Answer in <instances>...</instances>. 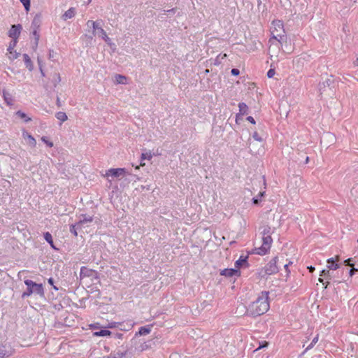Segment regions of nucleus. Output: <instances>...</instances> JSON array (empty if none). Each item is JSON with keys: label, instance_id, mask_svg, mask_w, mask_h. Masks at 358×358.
Masks as SVG:
<instances>
[{"label": "nucleus", "instance_id": "obj_1", "mask_svg": "<svg viewBox=\"0 0 358 358\" xmlns=\"http://www.w3.org/2000/svg\"><path fill=\"white\" fill-rule=\"evenodd\" d=\"M269 309L268 292H262L258 298L249 305L246 315L256 317L266 313Z\"/></svg>", "mask_w": 358, "mask_h": 358}, {"label": "nucleus", "instance_id": "obj_2", "mask_svg": "<svg viewBox=\"0 0 358 358\" xmlns=\"http://www.w3.org/2000/svg\"><path fill=\"white\" fill-rule=\"evenodd\" d=\"M24 284L27 285V290L22 294V298L29 297L35 293L40 296H44V289L42 284L36 283L31 280H25Z\"/></svg>", "mask_w": 358, "mask_h": 358}, {"label": "nucleus", "instance_id": "obj_3", "mask_svg": "<svg viewBox=\"0 0 358 358\" xmlns=\"http://www.w3.org/2000/svg\"><path fill=\"white\" fill-rule=\"evenodd\" d=\"M278 261V257H274L272 258L268 263L260 271V275L264 277L266 275H273L278 272V266H277V263Z\"/></svg>", "mask_w": 358, "mask_h": 358}, {"label": "nucleus", "instance_id": "obj_4", "mask_svg": "<svg viewBox=\"0 0 358 358\" xmlns=\"http://www.w3.org/2000/svg\"><path fill=\"white\" fill-rule=\"evenodd\" d=\"M272 242L271 236H262V245L259 248H255L253 253L259 255H266L269 251Z\"/></svg>", "mask_w": 358, "mask_h": 358}, {"label": "nucleus", "instance_id": "obj_5", "mask_svg": "<svg viewBox=\"0 0 358 358\" xmlns=\"http://www.w3.org/2000/svg\"><path fill=\"white\" fill-rule=\"evenodd\" d=\"M275 30L272 31L273 38L280 42L285 37L282 23L281 21L273 22Z\"/></svg>", "mask_w": 358, "mask_h": 358}, {"label": "nucleus", "instance_id": "obj_6", "mask_svg": "<svg viewBox=\"0 0 358 358\" xmlns=\"http://www.w3.org/2000/svg\"><path fill=\"white\" fill-rule=\"evenodd\" d=\"M61 81V77L59 73H54L51 75L50 81L46 85V90H55V88Z\"/></svg>", "mask_w": 358, "mask_h": 358}, {"label": "nucleus", "instance_id": "obj_7", "mask_svg": "<svg viewBox=\"0 0 358 358\" xmlns=\"http://www.w3.org/2000/svg\"><path fill=\"white\" fill-rule=\"evenodd\" d=\"M22 29V25L20 24L12 25L8 33V36L13 40H17Z\"/></svg>", "mask_w": 358, "mask_h": 358}, {"label": "nucleus", "instance_id": "obj_8", "mask_svg": "<svg viewBox=\"0 0 358 358\" xmlns=\"http://www.w3.org/2000/svg\"><path fill=\"white\" fill-rule=\"evenodd\" d=\"M126 173V169L123 168H117V169H110L106 173V176L108 178L111 176L113 178H118L120 176H123Z\"/></svg>", "mask_w": 358, "mask_h": 358}, {"label": "nucleus", "instance_id": "obj_9", "mask_svg": "<svg viewBox=\"0 0 358 358\" xmlns=\"http://www.w3.org/2000/svg\"><path fill=\"white\" fill-rule=\"evenodd\" d=\"M13 353V350L8 345H0V358L8 357Z\"/></svg>", "mask_w": 358, "mask_h": 358}, {"label": "nucleus", "instance_id": "obj_10", "mask_svg": "<svg viewBox=\"0 0 358 358\" xmlns=\"http://www.w3.org/2000/svg\"><path fill=\"white\" fill-rule=\"evenodd\" d=\"M87 25L88 27L92 26L93 28V35L96 36V34H98L100 31V29H103L101 27V21L96 20V21H92V20H88L87 22Z\"/></svg>", "mask_w": 358, "mask_h": 358}, {"label": "nucleus", "instance_id": "obj_11", "mask_svg": "<svg viewBox=\"0 0 358 358\" xmlns=\"http://www.w3.org/2000/svg\"><path fill=\"white\" fill-rule=\"evenodd\" d=\"M94 274H95V275L96 274V272L94 270L88 268L86 266H82L80 268V278H84L85 277H91V276H93Z\"/></svg>", "mask_w": 358, "mask_h": 358}, {"label": "nucleus", "instance_id": "obj_12", "mask_svg": "<svg viewBox=\"0 0 358 358\" xmlns=\"http://www.w3.org/2000/svg\"><path fill=\"white\" fill-rule=\"evenodd\" d=\"M220 275L227 277H232L234 275L239 276L241 275V272L236 268H225L221 271Z\"/></svg>", "mask_w": 358, "mask_h": 358}, {"label": "nucleus", "instance_id": "obj_13", "mask_svg": "<svg viewBox=\"0 0 358 358\" xmlns=\"http://www.w3.org/2000/svg\"><path fill=\"white\" fill-rule=\"evenodd\" d=\"M247 259H248V257L247 256H245V257H244L243 255L239 257V259L237 261H236V262H235V267L236 268H239L240 267L243 266H245V267H248L249 264H248V263L247 262Z\"/></svg>", "mask_w": 358, "mask_h": 358}, {"label": "nucleus", "instance_id": "obj_14", "mask_svg": "<svg viewBox=\"0 0 358 358\" xmlns=\"http://www.w3.org/2000/svg\"><path fill=\"white\" fill-rule=\"evenodd\" d=\"M76 15V9L75 8H70L67 10L62 15V19L66 21L68 19L73 18Z\"/></svg>", "mask_w": 358, "mask_h": 358}, {"label": "nucleus", "instance_id": "obj_15", "mask_svg": "<svg viewBox=\"0 0 358 358\" xmlns=\"http://www.w3.org/2000/svg\"><path fill=\"white\" fill-rule=\"evenodd\" d=\"M3 97L7 105L12 106L13 104L12 94L6 90H3Z\"/></svg>", "mask_w": 358, "mask_h": 358}, {"label": "nucleus", "instance_id": "obj_16", "mask_svg": "<svg viewBox=\"0 0 358 358\" xmlns=\"http://www.w3.org/2000/svg\"><path fill=\"white\" fill-rule=\"evenodd\" d=\"M44 239L50 244V247L54 249L55 250H58V248L55 247L52 234L47 231L43 234Z\"/></svg>", "mask_w": 358, "mask_h": 358}, {"label": "nucleus", "instance_id": "obj_17", "mask_svg": "<svg viewBox=\"0 0 358 358\" xmlns=\"http://www.w3.org/2000/svg\"><path fill=\"white\" fill-rule=\"evenodd\" d=\"M22 57L26 67L29 71H32L34 69V65L29 56L27 54H23Z\"/></svg>", "mask_w": 358, "mask_h": 358}, {"label": "nucleus", "instance_id": "obj_18", "mask_svg": "<svg viewBox=\"0 0 358 358\" xmlns=\"http://www.w3.org/2000/svg\"><path fill=\"white\" fill-rule=\"evenodd\" d=\"M151 327L150 326H144L139 328L138 331L136 333V336H145L150 333Z\"/></svg>", "mask_w": 358, "mask_h": 358}, {"label": "nucleus", "instance_id": "obj_19", "mask_svg": "<svg viewBox=\"0 0 358 358\" xmlns=\"http://www.w3.org/2000/svg\"><path fill=\"white\" fill-rule=\"evenodd\" d=\"M153 155L152 154L151 151H145V152H143L141 156V166H144L145 163H143V160H150L152 158Z\"/></svg>", "mask_w": 358, "mask_h": 358}, {"label": "nucleus", "instance_id": "obj_20", "mask_svg": "<svg viewBox=\"0 0 358 358\" xmlns=\"http://www.w3.org/2000/svg\"><path fill=\"white\" fill-rule=\"evenodd\" d=\"M93 221V217L92 216L87 215H81V218L79 222L77 223V225H80L83 224H86L88 222H92Z\"/></svg>", "mask_w": 358, "mask_h": 358}, {"label": "nucleus", "instance_id": "obj_21", "mask_svg": "<svg viewBox=\"0 0 358 358\" xmlns=\"http://www.w3.org/2000/svg\"><path fill=\"white\" fill-rule=\"evenodd\" d=\"M22 135L24 138L28 139V143L31 146L34 147L36 145V141L35 138L31 134H29L27 131H24Z\"/></svg>", "mask_w": 358, "mask_h": 358}, {"label": "nucleus", "instance_id": "obj_22", "mask_svg": "<svg viewBox=\"0 0 358 358\" xmlns=\"http://www.w3.org/2000/svg\"><path fill=\"white\" fill-rule=\"evenodd\" d=\"M41 17L36 15L32 20L31 22V29H38L41 26Z\"/></svg>", "mask_w": 358, "mask_h": 358}, {"label": "nucleus", "instance_id": "obj_23", "mask_svg": "<svg viewBox=\"0 0 358 358\" xmlns=\"http://www.w3.org/2000/svg\"><path fill=\"white\" fill-rule=\"evenodd\" d=\"M327 268L331 270H336L339 268V264L336 262L334 258L327 259Z\"/></svg>", "mask_w": 358, "mask_h": 358}, {"label": "nucleus", "instance_id": "obj_24", "mask_svg": "<svg viewBox=\"0 0 358 358\" xmlns=\"http://www.w3.org/2000/svg\"><path fill=\"white\" fill-rule=\"evenodd\" d=\"M262 232L261 234L262 236H271V234L273 233L274 229H271V227L268 225H264L262 227Z\"/></svg>", "mask_w": 358, "mask_h": 358}, {"label": "nucleus", "instance_id": "obj_25", "mask_svg": "<svg viewBox=\"0 0 358 358\" xmlns=\"http://www.w3.org/2000/svg\"><path fill=\"white\" fill-rule=\"evenodd\" d=\"M99 36H101L106 43L108 44H110V38L107 36L106 32L103 29H100V31L97 34Z\"/></svg>", "mask_w": 358, "mask_h": 358}, {"label": "nucleus", "instance_id": "obj_26", "mask_svg": "<svg viewBox=\"0 0 358 358\" xmlns=\"http://www.w3.org/2000/svg\"><path fill=\"white\" fill-rule=\"evenodd\" d=\"M238 108H239L240 114H241L243 115L248 114V107L245 103H243V102L239 103Z\"/></svg>", "mask_w": 358, "mask_h": 358}, {"label": "nucleus", "instance_id": "obj_27", "mask_svg": "<svg viewBox=\"0 0 358 358\" xmlns=\"http://www.w3.org/2000/svg\"><path fill=\"white\" fill-rule=\"evenodd\" d=\"M111 334V331L108 329H101L99 331L94 332L95 336H107Z\"/></svg>", "mask_w": 358, "mask_h": 358}, {"label": "nucleus", "instance_id": "obj_28", "mask_svg": "<svg viewBox=\"0 0 358 358\" xmlns=\"http://www.w3.org/2000/svg\"><path fill=\"white\" fill-rule=\"evenodd\" d=\"M127 351L117 350L114 353H111L113 358H126Z\"/></svg>", "mask_w": 358, "mask_h": 358}, {"label": "nucleus", "instance_id": "obj_29", "mask_svg": "<svg viewBox=\"0 0 358 358\" xmlns=\"http://www.w3.org/2000/svg\"><path fill=\"white\" fill-rule=\"evenodd\" d=\"M55 117H57V119L60 120L61 122H65L68 118L66 114L65 113L61 112V111L57 112L55 115Z\"/></svg>", "mask_w": 358, "mask_h": 358}, {"label": "nucleus", "instance_id": "obj_30", "mask_svg": "<svg viewBox=\"0 0 358 358\" xmlns=\"http://www.w3.org/2000/svg\"><path fill=\"white\" fill-rule=\"evenodd\" d=\"M16 115H17L19 117H20V118L23 119V120H24V122H29V121H31V119L30 117H27V115H26V113H24V112L21 111V110H18V111H17V112H16Z\"/></svg>", "mask_w": 358, "mask_h": 358}, {"label": "nucleus", "instance_id": "obj_31", "mask_svg": "<svg viewBox=\"0 0 358 358\" xmlns=\"http://www.w3.org/2000/svg\"><path fill=\"white\" fill-rule=\"evenodd\" d=\"M127 78L122 75H115V82L118 84H125Z\"/></svg>", "mask_w": 358, "mask_h": 358}, {"label": "nucleus", "instance_id": "obj_32", "mask_svg": "<svg viewBox=\"0 0 358 358\" xmlns=\"http://www.w3.org/2000/svg\"><path fill=\"white\" fill-rule=\"evenodd\" d=\"M264 192H259L258 194V195L253 197V199H252L253 203L256 204V205L259 204L261 202L262 198L264 196Z\"/></svg>", "mask_w": 358, "mask_h": 358}, {"label": "nucleus", "instance_id": "obj_33", "mask_svg": "<svg viewBox=\"0 0 358 358\" xmlns=\"http://www.w3.org/2000/svg\"><path fill=\"white\" fill-rule=\"evenodd\" d=\"M319 336L318 335H316L313 339L312 340L311 343L308 345V347L306 348L305 352L309 350L310 349L313 348V346L317 343Z\"/></svg>", "mask_w": 358, "mask_h": 358}, {"label": "nucleus", "instance_id": "obj_34", "mask_svg": "<svg viewBox=\"0 0 358 358\" xmlns=\"http://www.w3.org/2000/svg\"><path fill=\"white\" fill-rule=\"evenodd\" d=\"M17 43V40H13L12 39L11 42L10 43V45L8 48V51L9 52L10 54H13V50L14 48V47L16 45Z\"/></svg>", "mask_w": 358, "mask_h": 358}, {"label": "nucleus", "instance_id": "obj_35", "mask_svg": "<svg viewBox=\"0 0 358 358\" xmlns=\"http://www.w3.org/2000/svg\"><path fill=\"white\" fill-rule=\"evenodd\" d=\"M38 29H33V31H32V34L34 36V38H35V43H36V45H38V40H39V37H40V35L38 34Z\"/></svg>", "mask_w": 358, "mask_h": 358}, {"label": "nucleus", "instance_id": "obj_36", "mask_svg": "<svg viewBox=\"0 0 358 358\" xmlns=\"http://www.w3.org/2000/svg\"><path fill=\"white\" fill-rule=\"evenodd\" d=\"M26 10H29L30 8V0H20Z\"/></svg>", "mask_w": 358, "mask_h": 358}, {"label": "nucleus", "instance_id": "obj_37", "mask_svg": "<svg viewBox=\"0 0 358 358\" xmlns=\"http://www.w3.org/2000/svg\"><path fill=\"white\" fill-rule=\"evenodd\" d=\"M320 276H325L327 278H331V274L329 270L324 269L321 271Z\"/></svg>", "mask_w": 358, "mask_h": 358}, {"label": "nucleus", "instance_id": "obj_38", "mask_svg": "<svg viewBox=\"0 0 358 358\" xmlns=\"http://www.w3.org/2000/svg\"><path fill=\"white\" fill-rule=\"evenodd\" d=\"M252 138L257 141L262 142L263 141V138L258 134L257 131L252 134Z\"/></svg>", "mask_w": 358, "mask_h": 358}, {"label": "nucleus", "instance_id": "obj_39", "mask_svg": "<svg viewBox=\"0 0 358 358\" xmlns=\"http://www.w3.org/2000/svg\"><path fill=\"white\" fill-rule=\"evenodd\" d=\"M55 55H56V53L53 51V50H50L49 51V55H48V58L52 61H55L56 60L55 59Z\"/></svg>", "mask_w": 358, "mask_h": 358}, {"label": "nucleus", "instance_id": "obj_40", "mask_svg": "<svg viewBox=\"0 0 358 358\" xmlns=\"http://www.w3.org/2000/svg\"><path fill=\"white\" fill-rule=\"evenodd\" d=\"M70 232L71 234H73L76 236H78L77 231H76V225H71V227H70Z\"/></svg>", "mask_w": 358, "mask_h": 358}, {"label": "nucleus", "instance_id": "obj_41", "mask_svg": "<svg viewBox=\"0 0 358 358\" xmlns=\"http://www.w3.org/2000/svg\"><path fill=\"white\" fill-rule=\"evenodd\" d=\"M274 75H275V70L274 69H269L268 71V72H267L268 78H273Z\"/></svg>", "mask_w": 358, "mask_h": 358}, {"label": "nucleus", "instance_id": "obj_42", "mask_svg": "<svg viewBox=\"0 0 358 358\" xmlns=\"http://www.w3.org/2000/svg\"><path fill=\"white\" fill-rule=\"evenodd\" d=\"M231 73L233 76H238L240 71L238 69H232Z\"/></svg>", "mask_w": 358, "mask_h": 358}, {"label": "nucleus", "instance_id": "obj_43", "mask_svg": "<svg viewBox=\"0 0 358 358\" xmlns=\"http://www.w3.org/2000/svg\"><path fill=\"white\" fill-rule=\"evenodd\" d=\"M352 261V258H349L346 260L344 261V264L347 266H353V264L351 263V262Z\"/></svg>", "mask_w": 358, "mask_h": 358}, {"label": "nucleus", "instance_id": "obj_44", "mask_svg": "<svg viewBox=\"0 0 358 358\" xmlns=\"http://www.w3.org/2000/svg\"><path fill=\"white\" fill-rule=\"evenodd\" d=\"M358 271V268H352L350 271H349V274L350 276H352L355 272Z\"/></svg>", "mask_w": 358, "mask_h": 358}, {"label": "nucleus", "instance_id": "obj_45", "mask_svg": "<svg viewBox=\"0 0 358 358\" xmlns=\"http://www.w3.org/2000/svg\"><path fill=\"white\" fill-rule=\"evenodd\" d=\"M38 64H39V69H40V71H41V76L43 77H44L45 75V73L42 69V66L41 65V62L39 60V59H38Z\"/></svg>", "mask_w": 358, "mask_h": 358}, {"label": "nucleus", "instance_id": "obj_46", "mask_svg": "<svg viewBox=\"0 0 358 358\" xmlns=\"http://www.w3.org/2000/svg\"><path fill=\"white\" fill-rule=\"evenodd\" d=\"M246 120L253 124H255V120L252 116L247 117Z\"/></svg>", "mask_w": 358, "mask_h": 358}, {"label": "nucleus", "instance_id": "obj_47", "mask_svg": "<svg viewBox=\"0 0 358 358\" xmlns=\"http://www.w3.org/2000/svg\"><path fill=\"white\" fill-rule=\"evenodd\" d=\"M12 55V59H16L17 58L18 55H19V53L16 52L15 51L13 52V54H10Z\"/></svg>", "mask_w": 358, "mask_h": 358}, {"label": "nucleus", "instance_id": "obj_48", "mask_svg": "<svg viewBox=\"0 0 358 358\" xmlns=\"http://www.w3.org/2000/svg\"><path fill=\"white\" fill-rule=\"evenodd\" d=\"M291 264H292V262H289V264H286L284 265V268L286 270V271L287 272V273H289L290 272L289 270V266Z\"/></svg>", "mask_w": 358, "mask_h": 358}, {"label": "nucleus", "instance_id": "obj_49", "mask_svg": "<svg viewBox=\"0 0 358 358\" xmlns=\"http://www.w3.org/2000/svg\"><path fill=\"white\" fill-rule=\"evenodd\" d=\"M48 282L50 285H51L52 286L54 285V280L52 278H50L48 280Z\"/></svg>", "mask_w": 358, "mask_h": 358}, {"label": "nucleus", "instance_id": "obj_50", "mask_svg": "<svg viewBox=\"0 0 358 358\" xmlns=\"http://www.w3.org/2000/svg\"><path fill=\"white\" fill-rule=\"evenodd\" d=\"M308 269L309 270V271L310 273H313L315 271V267H313L312 266H310L308 267Z\"/></svg>", "mask_w": 358, "mask_h": 358}, {"label": "nucleus", "instance_id": "obj_51", "mask_svg": "<svg viewBox=\"0 0 358 358\" xmlns=\"http://www.w3.org/2000/svg\"><path fill=\"white\" fill-rule=\"evenodd\" d=\"M57 105L59 107L61 106V102H60V99L59 96L57 97Z\"/></svg>", "mask_w": 358, "mask_h": 358}, {"label": "nucleus", "instance_id": "obj_52", "mask_svg": "<svg viewBox=\"0 0 358 358\" xmlns=\"http://www.w3.org/2000/svg\"><path fill=\"white\" fill-rule=\"evenodd\" d=\"M115 327V323H110V324H109V325H108V327H109V328H113V327Z\"/></svg>", "mask_w": 358, "mask_h": 358}, {"label": "nucleus", "instance_id": "obj_53", "mask_svg": "<svg viewBox=\"0 0 358 358\" xmlns=\"http://www.w3.org/2000/svg\"><path fill=\"white\" fill-rule=\"evenodd\" d=\"M47 145L49 146V147H52L53 146V143L52 142H46Z\"/></svg>", "mask_w": 358, "mask_h": 358}, {"label": "nucleus", "instance_id": "obj_54", "mask_svg": "<svg viewBox=\"0 0 358 358\" xmlns=\"http://www.w3.org/2000/svg\"><path fill=\"white\" fill-rule=\"evenodd\" d=\"M52 287H53V289L55 290H58L59 289V288L57 286L54 285H52Z\"/></svg>", "mask_w": 358, "mask_h": 358}, {"label": "nucleus", "instance_id": "obj_55", "mask_svg": "<svg viewBox=\"0 0 358 358\" xmlns=\"http://www.w3.org/2000/svg\"><path fill=\"white\" fill-rule=\"evenodd\" d=\"M319 281H320V282H322V283L324 284V280H323L322 278H319Z\"/></svg>", "mask_w": 358, "mask_h": 358}, {"label": "nucleus", "instance_id": "obj_56", "mask_svg": "<svg viewBox=\"0 0 358 358\" xmlns=\"http://www.w3.org/2000/svg\"><path fill=\"white\" fill-rule=\"evenodd\" d=\"M326 83H327V85H329H329H330V83H331V81H330V80H327L326 81Z\"/></svg>", "mask_w": 358, "mask_h": 358}, {"label": "nucleus", "instance_id": "obj_57", "mask_svg": "<svg viewBox=\"0 0 358 358\" xmlns=\"http://www.w3.org/2000/svg\"><path fill=\"white\" fill-rule=\"evenodd\" d=\"M355 64L356 66H358V58L356 59V61L355 62Z\"/></svg>", "mask_w": 358, "mask_h": 358}, {"label": "nucleus", "instance_id": "obj_58", "mask_svg": "<svg viewBox=\"0 0 358 358\" xmlns=\"http://www.w3.org/2000/svg\"><path fill=\"white\" fill-rule=\"evenodd\" d=\"M117 336L118 338H121L122 334H117Z\"/></svg>", "mask_w": 358, "mask_h": 358}, {"label": "nucleus", "instance_id": "obj_59", "mask_svg": "<svg viewBox=\"0 0 358 358\" xmlns=\"http://www.w3.org/2000/svg\"><path fill=\"white\" fill-rule=\"evenodd\" d=\"M103 358H113V357H112L111 354H110L109 356L104 357Z\"/></svg>", "mask_w": 358, "mask_h": 358}, {"label": "nucleus", "instance_id": "obj_60", "mask_svg": "<svg viewBox=\"0 0 358 358\" xmlns=\"http://www.w3.org/2000/svg\"><path fill=\"white\" fill-rule=\"evenodd\" d=\"M43 141L45 143L47 142L46 140L44 139V138H43Z\"/></svg>", "mask_w": 358, "mask_h": 358}, {"label": "nucleus", "instance_id": "obj_61", "mask_svg": "<svg viewBox=\"0 0 358 358\" xmlns=\"http://www.w3.org/2000/svg\"><path fill=\"white\" fill-rule=\"evenodd\" d=\"M357 242H358V239H357Z\"/></svg>", "mask_w": 358, "mask_h": 358}]
</instances>
